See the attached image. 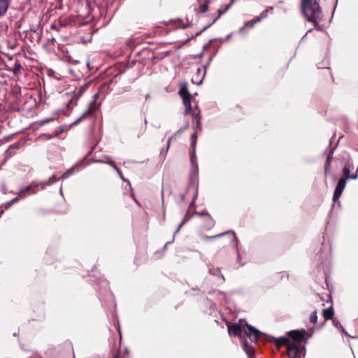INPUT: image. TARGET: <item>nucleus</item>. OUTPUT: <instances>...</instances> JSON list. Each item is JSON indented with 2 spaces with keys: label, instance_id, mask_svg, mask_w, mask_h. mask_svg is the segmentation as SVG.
Listing matches in <instances>:
<instances>
[{
  "label": "nucleus",
  "instance_id": "bb28decb",
  "mask_svg": "<svg viewBox=\"0 0 358 358\" xmlns=\"http://www.w3.org/2000/svg\"><path fill=\"white\" fill-rule=\"evenodd\" d=\"M107 164H110L111 166H113L114 168V169H115L117 173L121 176V173L120 171V170L115 166L114 162L111 160H108L107 162H106Z\"/></svg>",
  "mask_w": 358,
  "mask_h": 358
},
{
  "label": "nucleus",
  "instance_id": "f3484780",
  "mask_svg": "<svg viewBox=\"0 0 358 358\" xmlns=\"http://www.w3.org/2000/svg\"><path fill=\"white\" fill-rule=\"evenodd\" d=\"M241 341L244 351L246 352L248 357H250L254 355V349L252 346L250 345L245 338H242Z\"/></svg>",
  "mask_w": 358,
  "mask_h": 358
},
{
  "label": "nucleus",
  "instance_id": "1a4fd4ad",
  "mask_svg": "<svg viewBox=\"0 0 358 358\" xmlns=\"http://www.w3.org/2000/svg\"><path fill=\"white\" fill-rule=\"evenodd\" d=\"M179 94L182 98L183 104L185 106V114L189 113L191 111V95L188 92L186 86L180 87Z\"/></svg>",
  "mask_w": 358,
  "mask_h": 358
},
{
  "label": "nucleus",
  "instance_id": "39448f33",
  "mask_svg": "<svg viewBox=\"0 0 358 358\" xmlns=\"http://www.w3.org/2000/svg\"><path fill=\"white\" fill-rule=\"evenodd\" d=\"M245 323H247V321L245 320L241 319L239 320L238 323L227 324V326L229 334L234 336H239L240 338L242 339L241 334L244 332Z\"/></svg>",
  "mask_w": 358,
  "mask_h": 358
},
{
  "label": "nucleus",
  "instance_id": "2f4dec72",
  "mask_svg": "<svg viewBox=\"0 0 358 358\" xmlns=\"http://www.w3.org/2000/svg\"><path fill=\"white\" fill-rule=\"evenodd\" d=\"M43 136H45L47 138L50 139V138H52L54 136V134L53 135L44 134Z\"/></svg>",
  "mask_w": 358,
  "mask_h": 358
},
{
  "label": "nucleus",
  "instance_id": "c85d7f7f",
  "mask_svg": "<svg viewBox=\"0 0 358 358\" xmlns=\"http://www.w3.org/2000/svg\"><path fill=\"white\" fill-rule=\"evenodd\" d=\"M196 125L194 128L197 129V133H198L199 131H200L201 130V126L200 120H196Z\"/></svg>",
  "mask_w": 358,
  "mask_h": 358
},
{
  "label": "nucleus",
  "instance_id": "c756f323",
  "mask_svg": "<svg viewBox=\"0 0 358 358\" xmlns=\"http://www.w3.org/2000/svg\"><path fill=\"white\" fill-rule=\"evenodd\" d=\"M203 75H202V78L199 80H198L197 79H196L195 76L192 78V81L195 83H196L197 85H200L202 82V80L203 78Z\"/></svg>",
  "mask_w": 358,
  "mask_h": 358
},
{
  "label": "nucleus",
  "instance_id": "f03ea898",
  "mask_svg": "<svg viewBox=\"0 0 358 358\" xmlns=\"http://www.w3.org/2000/svg\"><path fill=\"white\" fill-rule=\"evenodd\" d=\"M302 9L308 21L316 23L321 20V10L315 0H302Z\"/></svg>",
  "mask_w": 358,
  "mask_h": 358
},
{
  "label": "nucleus",
  "instance_id": "9b49d317",
  "mask_svg": "<svg viewBox=\"0 0 358 358\" xmlns=\"http://www.w3.org/2000/svg\"><path fill=\"white\" fill-rule=\"evenodd\" d=\"M252 342L257 341L260 336V331L253 327L252 325L245 323V329L243 332Z\"/></svg>",
  "mask_w": 358,
  "mask_h": 358
},
{
  "label": "nucleus",
  "instance_id": "423d86ee",
  "mask_svg": "<svg viewBox=\"0 0 358 358\" xmlns=\"http://www.w3.org/2000/svg\"><path fill=\"white\" fill-rule=\"evenodd\" d=\"M305 347L301 344L291 343L287 348V354L289 358H301Z\"/></svg>",
  "mask_w": 358,
  "mask_h": 358
},
{
  "label": "nucleus",
  "instance_id": "cd10ccee",
  "mask_svg": "<svg viewBox=\"0 0 358 358\" xmlns=\"http://www.w3.org/2000/svg\"><path fill=\"white\" fill-rule=\"evenodd\" d=\"M207 7H208V6L206 4L201 5L199 8L200 12H201V13L206 12L207 10Z\"/></svg>",
  "mask_w": 358,
  "mask_h": 358
},
{
  "label": "nucleus",
  "instance_id": "7c9ffc66",
  "mask_svg": "<svg viewBox=\"0 0 358 358\" xmlns=\"http://www.w3.org/2000/svg\"><path fill=\"white\" fill-rule=\"evenodd\" d=\"M113 358H123V357H122L120 356V352H117V353H115V354L114 355Z\"/></svg>",
  "mask_w": 358,
  "mask_h": 358
},
{
  "label": "nucleus",
  "instance_id": "ea45409f",
  "mask_svg": "<svg viewBox=\"0 0 358 358\" xmlns=\"http://www.w3.org/2000/svg\"><path fill=\"white\" fill-rule=\"evenodd\" d=\"M329 297L330 299V301H331V295H329Z\"/></svg>",
  "mask_w": 358,
  "mask_h": 358
},
{
  "label": "nucleus",
  "instance_id": "4468645a",
  "mask_svg": "<svg viewBox=\"0 0 358 358\" xmlns=\"http://www.w3.org/2000/svg\"><path fill=\"white\" fill-rule=\"evenodd\" d=\"M346 184V180L345 178H341L336 185L334 196H333V201H336L339 199L341 196Z\"/></svg>",
  "mask_w": 358,
  "mask_h": 358
},
{
  "label": "nucleus",
  "instance_id": "79ce46f5",
  "mask_svg": "<svg viewBox=\"0 0 358 358\" xmlns=\"http://www.w3.org/2000/svg\"><path fill=\"white\" fill-rule=\"evenodd\" d=\"M73 358H76L74 355H73Z\"/></svg>",
  "mask_w": 358,
  "mask_h": 358
},
{
  "label": "nucleus",
  "instance_id": "20e7f679",
  "mask_svg": "<svg viewBox=\"0 0 358 358\" xmlns=\"http://www.w3.org/2000/svg\"><path fill=\"white\" fill-rule=\"evenodd\" d=\"M197 138V129L194 128V131L191 135V152L190 160L192 164V173L196 175L198 173V165L196 162V143Z\"/></svg>",
  "mask_w": 358,
  "mask_h": 358
},
{
  "label": "nucleus",
  "instance_id": "6e6552de",
  "mask_svg": "<svg viewBox=\"0 0 358 358\" xmlns=\"http://www.w3.org/2000/svg\"><path fill=\"white\" fill-rule=\"evenodd\" d=\"M287 336L289 339L292 340L296 344H301V342L306 341L307 339L306 336L307 334V331L305 329H297V330H292L287 332Z\"/></svg>",
  "mask_w": 358,
  "mask_h": 358
},
{
  "label": "nucleus",
  "instance_id": "412c9836",
  "mask_svg": "<svg viewBox=\"0 0 358 358\" xmlns=\"http://www.w3.org/2000/svg\"><path fill=\"white\" fill-rule=\"evenodd\" d=\"M289 275L285 272L278 273L274 277V280L276 281L282 280L283 279L287 280Z\"/></svg>",
  "mask_w": 358,
  "mask_h": 358
},
{
  "label": "nucleus",
  "instance_id": "473e14b6",
  "mask_svg": "<svg viewBox=\"0 0 358 358\" xmlns=\"http://www.w3.org/2000/svg\"><path fill=\"white\" fill-rule=\"evenodd\" d=\"M201 73H202V70H201V69L199 68L197 69V74L201 75Z\"/></svg>",
  "mask_w": 358,
  "mask_h": 358
},
{
  "label": "nucleus",
  "instance_id": "5701e85b",
  "mask_svg": "<svg viewBox=\"0 0 358 358\" xmlns=\"http://www.w3.org/2000/svg\"><path fill=\"white\" fill-rule=\"evenodd\" d=\"M350 168L347 167V166H345L344 169H343V174H344V176L345 177V178L355 179L357 178V174H355V176H351L350 175Z\"/></svg>",
  "mask_w": 358,
  "mask_h": 358
},
{
  "label": "nucleus",
  "instance_id": "f704fd0d",
  "mask_svg": "<svg viewBox=\"0 0 358 358\" xmlns=\"http://www.w3.org/2000/svg\"><path fill=\"white\" fill-rule=\"evenodd\" d=\"M70 349H71V350L72 351V353L73 354V347H72V345H70Z\"/></svg>",
  "mask_w": 358,
  "mask_h": 358
},
{
  "label": "nucleus",
  "instance_id": "9d476101",
  "mask_svg": "<svg viewBox=\"0 0 358 358\" xmlns=\"http://www.w3.org/2000/svg\"><path fill=\"white\" fill-rule=\"evenodd\" d=\"M273 9V7H270L268 9H266V10H264L263 12H262V13L255 20L246 22L244 24L243 27L242 28H241V31L243 32L245 30H247L248 28L253 27L254 25L257 22H259L262 19L266 17L268 15V11L269 10L272 11Z\"/></svg>",
  "mask_w": 358,
  "mask_h": 358
},
{
  "label": "nucleus",
  "instance_id": "2eb2a0df",
  "mask_svg": "<svg viewBox=\"0 0 358 358\" xmlns=\"http://www.w3.org/2000/svg\"><path fill=\"white\" fill-rule=\"evenodd\" d=\"M269 342L273 343L277 346L278 348H280L282 346H286L287 348L288 345L292 343L289 341V337H271L269 339Z\"/></svg>",
  "mask_w": 358,
  "mask_h": 358
},
{
  "label": "nucleus",
  "instance_id": "a878e982",
  "mask_svg": "<svg viewBox=\"0 0 358 358\" xmlns=\"http://www.w3.org/2000/svg\"><path fill=\"white\" fill-rule=\"evenodd\" d=\"M317 320V312L314 311L311 313L310 316V322L313 324H315Z\"/></svg>",
  "mask_w": 358,
  "mask_h": 358
},
{
  "label": "nucleus",
  "instance_id": "0eeeda50",
  "mask_svg": "<svg viewBox=\"0 0 358 358\" xmlns=\"http://www.w3.org/2000/svg\"><path fill=\"white\" fill-rule=\"evenodd\" d=\"M105 87H102L99 91H101L103 88ZM100 92L96 93L94 95V100L91 101L88 106L87 109L83 113V115L80 116V118H78L74 124H77L81 120L85 118L86 116L90 115L92 114L94 111L98 109L99 104L96 103V100L99 98Z\"/></svg>",
  "mask_w": 358,
  "mask_h": 358
},
{
  "label": "nucleus",
  "instance_id": "72a5a7b5",
  "mask_svg": "<svg viewBox=\"0 0 358 358\" xmlns=\"http://www.w3.org/2000/svg\"><path fill=\"white\" fill-rule=\"evenodd\" d=\"M171 140V138H169V140H168V143H167V145H168V147H169V145H170Z\"/></svg>",
  "mask_w": 358,
  "mask_h": 358
},
{
  "label": "nucleus",
  "instance_id": "ddd939ff",
  "mask_svg": "<svg viewBox=\"0 0 358 358\" xmlns=\"http://www.w3.org/2000/svg\"><path fill=\"white\" fill-rule=\"evenodd\" d=\"M71 19L70 17H62L57 21L52 23L50 29L59 31L62 27L71 24Z\"/></svg>",
  "mask_w": 358,
  "mask_h": 358
},
{
  "label": "nucleus",
  "instance_id": "393cba45",
  "mask_svg": "<svg viewBox=\"0 0 358 358\" xmlns=\"http://www.w3.org/2000/svg\"><path fill=\"white\" fill-rule=\"evenodd\" d=\"M333 324L334 325L337 327L338 329H341L342 331L345 334L348 335L347 332L345 331L343 326L341 324L340 322L336 320H333Z\"/></svg>",
  "mask_w": 358,
  "mask_h": 358
},
{
  "label": "nucleus",
  "instance_id": "aec40b11",
  "mask_svg": "<svg viewBox=\"0 0 358 358\" xmlns=\"http://www.w3.org/2000/svg\"><path fill=\"white\" fill-rule=\"evenodd\" d=\"M192 113V117L195 120H200V110L197 107L194 108L193 109L191 108V111L189 114Z\"/></svg>",
  "mask_w": 358,
  "mask_h": 358
},
{
  "label": "nucleus",
  "instance_id": "4c0bfd02",
  "mask_svg": "<svg viewBox=\"0 0 358 358\" xmlns=\"http://www.w3.org/2000/svg\"><path fill=\"white\" fill-rule=\"evenodd\" d=\"M3 213V210H1L0 211V215H1Z\"/></svg>",
  "mask_w": 358,
  "mask_h": 358
},
{
  "label": "nucleus",
  "instance_id": "a19ab883",
  "mask_svg": "<svg viewBox=\"0 0 358 358\" xmlns=\"http://www.w3.org/2000/svg\"><path fill=\"white\" fill-rule=\"evenodd\" d=\"M8 203V206H6V208H8V207L10 206V203Z\"/></svg>",
  "mask_w": 358,
  "mask_h": 358
},
{
  "label": "nucleus",
  "instance_id": "c9c22d12",
  "mask_svg": "<svg viewBox=\"0 0 358 358\" xmlns=\"http://www.w3.org/2000/svg\"><path fill=\"white\" fill-rule=\"evenodd\" d=\"M15 67H17V68L20 69V64H17H17H15Z\"/></svg>",
  "mask_w": 358,
  "mask_h": 358
},
{
  "label": "nucleus",
  "instance_id": "6ab92c4d",
  "mask_svg": "<svg viewBox=\"0 0 358 358\" xmlns=\"http://www.w3.org/2000/svg\"><path fill=\"white\" fill-rule=\"evenodd\" d=\"M334 315L333 306H330L322 311V315L325 320H332Z\"/></svg>",
  "mask_w": 358,
  "mask_h": 358
},
{
  "label": "nucleus",
  "instance_id": "dca6fc26",
  "mask_svg": "<svg viewBox=\"0 0 358 358\" xmlns=\"http://www.w3.org/2000/svg\"><path fill=\"white\" fill-rule=\"evenodd\" d=\"M90 83L89 82L84 83L83 85L77 87L73 92L72 99H79L83 93L89 88Z\"/></svg>",
  "mask_w": 358,
  "mask_h": 358
},
{
  "label": "nucleus",
  "instance_id": "7ed1b4c3",
  "mask_svg": "<svg viewBox=\"0 0 358 358\" xmlns=\"http://www.w3.org/2000/svg\"><path fill=\"white\" fill-rule=\"evenodd\" d=\"M194 203H190V205L187 210V213H186V215H185L182 221L180 222V224H179L177 230H176V232L179 231V230L182 228V227L192 217V216H193L194 215H199V216H202V217H206L208 219L210 220V225H213L214 223H213V220L211 219L210 215L208 213V212L206 210H203V211H196L195 210V206H194Z\"/></svg>",
  "mask_w": 358,
  "mask_h": 358
},
{
  "label": "nucleus",
  "instance_id": "f8f14e48",
  "mask_svg": "<svg viewBox=\"0 0 358 358\" xmlns=\"http://www.w3.org/2000/svg\"><path fill=\"white\" fill-rule=\"evenodd\" d=\"M222 236H226L227 238V242L229 244L233 245L235 244L236 237L235 233L232 231H227L226 232L221 233V234H217L215 236H206L203 238H204V240H210V239H215V238L222 237Z\"/></svg>",
  "mask_w": 358,
  "mask_h": 358
},
{
  "label": "nucleus",
  "instance_id": "b1692460",
  "mask_svg": "<svg viewBox=\"0 0 358 358\" xmlns=\"http://www.w3.org/2000/svg\"><path fill=\"white\" fill-rule=\"evenodd\" d=\"M66 130L65 127H59L57 128L54 132V136H60Z\"/></svg>",
  "mask_w": 358,
  "mask_h": 358
},
{
  "label": "nucleus",
  "instance_id": "f257e3e1",
  "mask_svg": "<svg viewBox=\"0 0 358 358\" xmlns=\"http://www.w3.org/2000/svg\"><path fill=\"white\" fill-rule=\"evenodd\" d=\"M61 178L62 176H58L57 175H53L47 181H43L41 182H33L29 186L24 189H22L20 191L19 197L14 198L10 201H17L18 199H22L23 196L32 194L40 190H42L45 188V186L55 183Z\"/></svg>",
  "mask_w": 358,
  "mask_h": 358
},
{
  "label": "nucleus",
  "instance_id": "4be33fe9",
  "mask_svg": "<svg viewBox=\"0 0 358 358\" xmlns=\"http://www.w3.org/2000/svg\"><path fill=\"white\" fill-rule=\"evenodd\" d=\"M78 165H75L70 168L69 170H67L62 176V178H67L71 174L74 173L76 169L77 168Z\"/></svg>",
  "mask_w": 358,
  "mask_h": 358
},
{
  "label": "nucleus",
  "instance_id": "58836bf2",
  "mask_svg": "<svg viewBox=\"0 0 358 358\" xmlns=\"http://www.w3.org/2000/svg\"><path fill=\"white\" fill-rule=\"evenodd\" d=\"M125 353L128 354V350L127 349L125 350Z\"/></svg>",
  "mask_w": 358,
  "mask_h": 358
},
{
  "label": "nucleus",
  "instance_id": "e433bc0d",
  "mask_svg": "<svg viewBox=\"0 0 358 358\" xmlns=\"http://www.w3.org/2000/svg\"><path fill=\"white\" fill-rule=\"evenodd\" d=\"M13 146L15 147V148H17L18 147L17 144H13Z\"/></svg>",
  "mask_w": 358,
  "mask_h": 358
},
{
  "label": "nucleus",
  "instance_id": "a211bd4d",
  "mask_svg": "<svg viewBox=\"0 0 358 358\" xmlns=\"http://www.w3.org/2000/svg\"><path fill=\"white\" fill-rule=\"evenodd\" d=\"M10 0H0V17L3 16L8 9Z\"/></svg>",
  "mask_w": 358,
  "mask_h": 358
}]
</instances>
